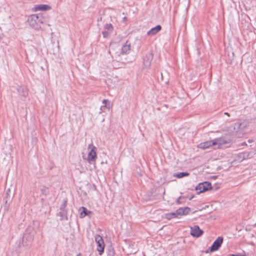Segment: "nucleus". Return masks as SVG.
Here are the masks:
<instances>
[{
    "label": "nucleus",
    "mask_w": 256,
    "mask_h": 256,
    "mask_svg": "<svg viewBox=\"0 0 256 256\" xmlns=\"http://www.w3.org/2000/svg\"><path fill=\"white\" fill-rule=\"evenodd\" d=\"M28 22L32 28L37 30L42 28L41 24H45L48 26H50L42 15L40 14L30 15L28 18Z\"/></svg>",
    "instance_id": "f257e3e1"
},
{
    "label": "nucleus",
    "mask_w": 256,
    "mask_h": 256,
    "mask_svg": "<svg viewBox=\"0 0 256 256\" xmlns=\"http://www.w3.org/2000/svg\"><path fill=\"white\" fill-rule=\"evenodd\" d=\"M130 50V44L126 41V44L120 47L118 45L111 46L110 48L109 52L113 56H120L121 54H129Z\"/></svg>",
    "instance_id": "f03ea898"
},
{
    "label": "nucleus",
    "mask_w": 256,
    "mask_h": 256,
    "mask_svg": "<svg viewBox=\"0 0 256 256\" xmlns=\"http://www.w3.org/2000/svg\"><path fill=\"white\" fill-rule=\"evenodd\" d=\"M95 241L97 244V250L100 252V254H102L104 252V243L102 238L99 234L95 236Z\"/></svg>",
    "instance_id": "7ed1b4c3"
},
{
    "label": "nucleus",
    "mask_w": 256,
    "mask_h": 256,
    "mask_svg": "<svg viewBox=\"0 0 256 256\" xmlns=\"http://www.w3.org/2000/svg\"><path fill=\"white\" fill-rule=\"evenodd\" d=\"M211 184L208 182H204L199 184L196 188L195 190H198V194H200L211 189Z\"/></svg>",
    "instance_id": "20e7f679"
},
{
    "label": "nucleus",
    "mask_w": 256,
    "mask_h": 256,
    "mask_svg": "<svg viewBox=\"0 0 256 256\" xmlns=\"http://www.w3.org/2000/svg\"><path fill=\"white\" fill-rule=\"evenodd\" d=\"M223 242V238L222 236L218 237L214 242L212 246L210 247V251L212 252L218 250L221 246Z\"/></svg>",
    "instance_id": "39448f33"
},
{
    "label": "nucleus",
    "mask_w": 256,
    "mask_h": 256,
    "mask_svg": "<svg viewBox=\"0 0 256 256\" xmlns=\"http://www.w3.org/2000/svg\"><path fill=\"white\" fill-rule=\"evenodd\" d=\"M17 91L20 98L24 100L28 94V89L24 86H18L17 88Z\"/></svg>",
    "instance_id": "423d86ee"
},
{
    "label": "nucleus",
    "mask_w": 256,
    "mask_h": 256,
    "mask_svg": "<svg viewBox=\"0 0 256 256\" xmlns=\"http://www.w3.org/2000/svg\"><path fill=\"white\" fill-rule=\"evenodd\" d=\"M204 233L202 230H200V227L195 225L190 228V234L193 237L198 238L200 236Z\"/></svg>",
    "instance_id": "0eeeda50"
},
{
    "label": "nucleus",
    "mask_w": 256,
    "mask_h": 256,
    "mask_svg": "<svg viewBox=\"0 0 256 256\" xmlns=\"http://www.w3.org/2000/svg\"><path fill=\"white\" fill-rule=\"evenodd\" d=\"M34 236L30 234H24L22 240V244L23 246L28 248L33 240Z\"/></svg>",
    "instance_id": "6e6552de"
},
{
    "label": "nucleus",
    "mask_w": 256,
    "mask_h": 256,
    "mask_svg": "<svg viewBox=\"0 0 256 256\" xmlns=\"http://www.w3.org/2000/svg\"><path fill=\"white\" fill-rule=\"evenodd\" d=\"M153 59V54L152 52L147 53L143 58L144 65L146 68H148L151 65Z\"/></svg>",
    "instance_id": "1a4fd4ad"
},
{
    "label": "nucleus",
    "mask_w": 256,
    "mask_h": 256,
    "mask_svg": "<svg viewBox=\"0 0 256 256\" xmlns=\"http://www.w3.org/2000/svg\"><path fill=\"white\" fill-rule=\"evenodd\" d=\"M96 148L94 146H92V148L90 151L88 156V161L89 163H91L92 162H95L96 158V153L95 150Z\"/></svg>",
    "instance_id": "9d476101"
},
{
    "label": "nucleus",
    "mask_w": 256,
    "mask_h": 256,
    "mask_svg": "<svg viewBox=\"0 0 256 256\" xmlns=\"http://www.w3.org/2000/svg\"><path fill=\"white\" fill-rule=\"evenodd\" d=\"M190 211V208L188 207L180 208L176 210L178 216H183L188 214Z\"/></svg>",
    "instance_id": "9b49d317"
},
{
    "label": "nucleus",
    "mask_w": 256,
    "mask_h": 256,
    "mask_svg": "<svg viewBox=\"0 0 256 256\" xmlns=\"http://www.w3.org/2000/svg\"><path fill=\"white\" fill-rule=\"evenodd\" d=\"M162 29V26L160 25H157L154 28H152L150 30L147 32V35L149 36H152L158 33Z\"/></svg>",
    "instance_id": "f8f14e48"
},
{
    "label": "nucleus",
    "mask_w": 256,
    "mask_h": 256,
    "mask_svg": "<svg viewBox=\"0 0 256 256\" xmlns=\"http://www.w3.org/2000/svg\"><path fill=\"white\" fill-rule=\"evenodd\" d=\"M212 146H215L214 140L206 141V142L200 144L199 148L202 149H206Z\"/></svg>",
    "instance_id": "ddd939ff"
},
{
    "label": "nucleus",
    "mask_w": 256,
    "mask_h": 256,
    "mask_svg": "<svg viewBox=\"0 0 256 256\" xmlns=\"http://www.w3.org/2000/svg\"><path fill=\"white\" fill-rule=\"evenodd\" d=\"M250 153L248 152H240L238 156V160L242 162L244 160L250 158Z\"/></svg>",
    "instance_id": "4468645a"
},
{
    "label": "nucleus",
    "mask_w": 256,
    "mask_h": 256,
    "mask_svg": "<svg viewBox=\"0 0 256 256\" xmlns=\"http://www.w3.org/2000/svg\"><path fill=\"white\" fill-rule=\"evenodd\" d=\"M13 196L14 194L10 190V188L7 190L6 192V196L4 199V200H5L6 204L8 202H11Z\"/></svg>",
    "instance_id": "2eb2a0df"
},
{
    "label": "nucleus",
    "mask_w": 256,
    "mask_h": 256,
    "mask_svg": "<svg viewBox=\"0 0 256 256\" xmlns=\"http://www.w3.org/2000/svg\"><path fill=\"white\" fill-rule=\"evenodd\" d=\"M80 210H82V211L80 214V217L82 218L92 214L91 211L88 210L87 208L84 206H82L80 208Z\"/></svg>",
    "instance_id": "dca6fc26"
},
{
    "label": "nucleus",
    "mask_w": 256,
    "mask_h": 256,
    "mask_svg": "<svg viewBox=\"0 0 256 256\" xmlns=\"http://www.w3.org/2000/svg\"><path fill=\"white\" fill-rule=\"evenodd\" d=\"M214 145H218V146L228 143L227 140H225L224 138H219L214 140Z\"/></svg>",
    "instance_id": "f3484780"
},
{
    "label": "nucleus",
    "mask_w": 256,
    "mask_h": 256,
    "mask_svg": "<svg viewBox=\"0 0 256 256\" xmlns=\"http://www.w3.org/2000/svg\"><path fill=\"white\" fill-rule=\"evenodd\" d=\"M36 10H47L50 8V7L46 4L38 5L35 7Z\"/></svg>",
    "instance_id": "a211bd4d"
},
{
    "label": "nucleus",
    "mask_w": 256,
    "mask_h": 256,
    "mask_svg": "<svg viewBox=\"0 0 256 256\" xmlns=\"http://www.w3.org/2000/svg\"><path fill=\"white\" fill-rule=\"evenodd\" d=\"M58 216H60L61 220L64 218L68 219L67 218V210H60V212L58 213Z\"/></svg>",
    "instance_id": "6ab92c4d"
},
{
    "label": "nucleus",
    "mask_w": 256,
    "mask_h": 256,
    "mask_svg": "<svg viewBox=\"0 0 256 256\" xmlns=\"http://www.w3.org/2000/svg\"><path fill=\"white\" fill-rule=\"evenodd\" d=\"M176 214H176V211L175 212L168 213V214H166V218L168 220H170L172 218L178 217V216Z\"/></svg>",
    "instance_id": "aec40b11"
},
{
    "label": "nucleus",
    "mask_w": 256,
    "mask_h": 256,
    "mask_svg": "<svg viewBox=\"0 0 256 256\" xmlns=\"http://www.w3.org/2000/svg\"><path fill=\"white\" fill-rule=\"evenodd\" d=\"M190 174L188 172H182L178 174H176V176L178 178H182L184 176H189Z\"/></svg>",
    "instance_id": "412c9836"
},
{
    "label": "nucleus",
    "mask_w": 256,
    "mask_h": 256,
    "mask_svg": "<svg viewBox=\"0 0 256 256\" xmlns=\"http://www.w3.org/2000/svg\"><path fill=\"white\" fill-rule=\"evenodd\" d=\"M104 30L108 32H112L113 30V26L111 24H107L104 26Z\"/></svg>",
    "instance_id": "4be33fe9"
},
{
    "label": "nucleus",
    "mask_w": 256,
    "mask_h": 256,
    "mask_svg": "<svg viewBox=\"0 0 256 256\" xmlns=\"http://www.w3.org/2000/svg\"><path fill=\"white\" fill-rule=\"evenodd\" d=\"M68 204V200L66 199H64L63 200L62 204H61L60 207V210H66V206Z\"/></svg>",
    "instance_id": "5701e85b"
},
{
    "label": "nucleus",
    "mask_w": 256,
    "mask_h": 256,
    "mask_svg": "<svg viewBox=\"0 0 256 256\" xmlns=\"http://www.w3.org/2000/svg\"><path fill=\"white\" fill-rule=\"evenodd\" d=\"M102 104H104V106L108 108V109H110V102L107 100H102Z\"/></svg>",
    "instance_id": "b1692460"
},
{
    "label": "nucleus",
    "mask_w": 256,
    "mask_h": 256,
    "mask_svg": "<svg viewBox=\"0 0 256 256\" xmlns=\"http://www.w3.org/2000/svg\"><path fill=\"white\" fill-rule=\"evenodd\" d=\"M42 194L44 196H46L48 193V188L46 187H44L41 190Z\"/></svg>",
    "instance_id": "393cba45"
},
{
    "label": "nucleus",
    "mask_w": 256,
    "mask_h": 256,
    "mask_svg": "<svg viewBox=\"0 0 256 256\" xmlns=\"http://www.w3.org/2000/svg\"><path fill=\"white\" fill-rule=\"evenodd\" d=\"M102 34L104 38H107L109 34L108 32L106 30L103 31Z\"/></svg>",
    "instance_id": "a878e982"
},
{
    "label": "nucleus",
    "mask_w": 256,
    "mask_h": 256,
    "mask_svg": "<svg viewBox=\"0 0 256 256\" xmlns=\"http://www.w3.org/2000/svg\"><path fill=\"white\" fill-rule=\"evenodd\" d=\"M184 197L180 196V197L178 198V200H176V203L177 204H182V202L180 201V200H181V199H184Z\"/></svg>",
    "instance_id": "bb28decb"
},
{
    "label": "nucleus",
    "mask_w": 256,
    "mask_h": 256,
    "mask_svg": "<svg viewBox=\"0 0 256 256\" xmlns=\"http://www.w3.org/2000/svg\"><path fill=\"white\" fill-rule=\"evenodd\" d=\"M108 256H114V250H110L108 254Z\"/></svg>",
    "instance_id": "cd10ccee"
},
{
    "label": "nucleus",
    "mask_w": 256,
    "mask_h": 256,
    "mask_svg": "<svg viewBox=\"0 0 256 256\" xmlns=\"http://www.w3.org/2000/svg\"><path fill=\"white\" fill-rule=\"evenodd\" d=\"M228 256H246L245 254H228Z\"/></svg>",
    "instance_id": "c85d7f7f"
},
{
    "label": "nucleus",
    "mask_w": 256,
    "mask_h": 256,
    "mask_svg": "<svg viewBox=\"0 0 256 256\" xmlns=\"http://www.w3.org/2000/svg\"><path fill=\"white\" fill-rule=\"evenodd\" d=\"M161 78H162V80H164L163 75H162V73H161Z\"/></svg>",
    "instance_id": "c756f323"
},
{
    "label": "nucleus",
    "mask_w": 256,
    "mask_h": 256,
    "mask_svg": "<svg viewBox=\"0 0 256 256\" xmlns=\"http://www.w3.org/2000/svg\"><path fill=\"white\" fill-rule=\"evenodd\" d=\"M194 196H192L189 198V200H191L194 198Z\"/></svg>",
    "instance_id": "7c9ffc66"
},
{
    "label": "nucleus",
    "mask_w": 256,
    "mask_h": 256,
    "mask_svg": "<svg viewBox=\"0 0 256 256\" xmlns=\"http://www.w3.org/2000/svg\"><path fill=\"white\" fill-rule=\"evenodd\" d=\"M76 256H82V254L80 253L76 255Z\"/></svg>",
    "instance_id": "2f4dec72"
},
{
    "label": "nucleus",
    "mask_w": 256,
    "mask_h": 256,
    "mask_svg": "<svg viewBox=\"0 0 256 256\" xmlns=\"http://www.w3.org/2000/svg\"><path fill=\"white\" fill-rule=\"evenodd\" d=\"M224 114H227V115H228V116H230V115H229V114H228V113H227V112H225V113H224Z\"/></svg>",
    "instance_id": "473e14b6"
},
{
    "label": "nucleus",
    "mask_w": 256,
    "mask_h": 256,
    "mask_svg": "<svg viewBox=\"0 0 256 256\" xmlns=\"http://www.w3.org/2000/svg\"><path fill=\"white\" fill-rule=\"evenodd\" d=\"M115 52H118V50H116Z\"/></svg>",
    "instance_id": "72a5a7b5"
},
{
    "label": "nucleus",
    "mask_w": 256,
    "mask_h": 256,
    "mask_svg": "<svg viewBox=\"0 0 256 256\" xmlns=\"http://www.w3.org/2000/svg\"><path fill=\"white\" fill-rule=\"evenodd\" d=\"M238 126H240V124H238Z\"/></svg>",
    "instance_id": "f704fd0d"
}]
</instances>
